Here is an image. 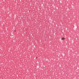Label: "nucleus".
<instances>
[{
    "instance_id": "1",
    "label": "nucleus",
    "mask_w": 79,
    "mask_h": 79,
    "mask_svg": "<svg viewBox=\"0 0 79 79\" xmlns=\"http://www.w3.org/2000/svg\"><path fill=\"white\" fill-rule=\"evenodd\" d=\"M65 38H62L61 40H65Z\"/></svg>"
},
{
    "instance_id": "2",
    "label": "nucleus",
    "mask_w": 79,
    "mask_h": 79,
    "mask_svg": "<svg viewBox=\"0 0 79 79\" xmlns=\"http://www.w3.org/2000/svg\"><path fill=\"white\" fill-rule=\"evenodd\" d=\"M15 31V32H16V31Z\"/></svg>"
}]
</instances>
